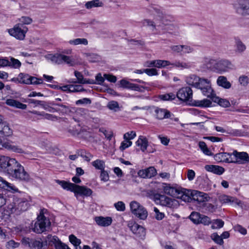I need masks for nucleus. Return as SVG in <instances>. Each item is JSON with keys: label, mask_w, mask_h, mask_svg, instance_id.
<instances>
[{"label": "nucleus", "mask_w": 249, "mask_h": 249, "mask_svg": "<svg viewBox=\"0 0 249 249\" xmlns=\"http://www.w3.org/2000/svg\"><path fill=\"white\" fill-rule=\"evenodd\" d=\"M0 169L15 179L25 181H28L30 179L23 166L14 158L0 156Z\"/></svg>", "instance_id": "nucleus-1"}, {"label": "nucleus", "mask_w": 249, "mask_h": 249, "mask_svg": "<svg viewBox=\"0 0 249 249\" xmlns=\"http://www.w3.org/2000/svg\"><path fill=\"white\" fill-rule=\"evenodd\" d=\"M12 133L13 129L10 125H0V149H6L18 153H23L24 151L19 146L14 145L11 141L3 138L11 135Z\"/></svg>", "instance_id": "nucleus-2"}, {"label": "nucleus", "mask_w": 249, "mask_h": 249, "mask_svg": "<svg viewBox=\"0 0 249 249\" xmlns=\"http://www.w3.org/2000/svg\"><path fill=\"white\" fill-rule=\"evenodd\" d=\"M56 182L64 189L73 192L76 198H78L79 196H90L93 193L91 189L85 186H80L64 180H57Z\"/></svg>", "instance_id": "nucleus-3"}, {"label": "nucleus", "mask_w": 249, "mask_h": 249, "mask_svg": "<svg viewBox=\"0 0 249 249\" xmlns=\"http://www.w3.org/2000/svg\"><path fill=\"white\" fill-rule=\"evenodd\" d=\"M51 222L44 214V210H41L37 217V221L35 223L32 230L37 233H42L47 231L50 227Z\"/></svg>", "instance_id": "nucleus-4"}, {"label": "nucleus", "mask_w": 249, "mask_h": 249, "mask_svg": "<svg viewBox=\"0 0 249 249\" xmlns=\"http://www.w3.org/2000/svg\"><path fill=\"white\" fill-rule=\"evenodd\" d=\"M30 200V198H18L14 200L12 203L8 206V209L11 213H18L22 211L26 210L29 206L28 202Z\"/></svg>", "instance_id": "nucleus-5"}, {"label": "nucleus", "mask_w": 249, "mask_h": 249, "mask_svg": "<svg viewBox=\"0 0 249 249\" xmlns=\"http://www.w3.org/2000/svg\"><path fill=\"white\" fill-rule=\"evenodd\" d=\"M131 213L141 220H145L148 216L146 209L136 201H132L129 203Z\"/></svg>", "instance_id": "nucleus-6"}, {"label": "nucleus", "mask_w": 249, "mask_h": 249, "mask_svg": "<svg viewBox=\"0 0 249 249\" xmlns=\"http://www.w3.org/2000/svg\"><path fill=\"white\" fill-rule=\"evenodd\" d=\"M154 200L158 204L173 209L176 208L178 206V203L177 200L160 194L155 195Z\"/></svg>", "instance_id": "nucleus-7"}, {"label": "nucleus", "mask_w": 249, "mask_h": 249, "mask_svg": "<svg viewBox=\"0 0 249 249\" xmlns=\"http://www.w3.org/2000/svg\"><path fill=\"white\" fill-rule=\"evenodd\" d=\"M153 109L154 111L155 116L158 119H170V120L176 123H178L179 121L178 118L167 109L160 108L157 107H153Z\"/></svg>", "instance_id": "nucleus-8"}, {"label": "nucleus", "mask_w": 249, "mask_h": 249, "mask_svg": "<svg viewBox=\"0 0 249 249\" xmlns=\"http://www.w3.org/2000/svg\"><path fill=\"white\" fill-rule=\"evenodd\" d=\"M176 95L182 102H188L190 104L193 102V90L189 87L181 88L178 91Z\"/></svg>", "instance_id": "nucleus-9"}, {"label": "nucleus", "mask_w": 249, "mask_h": 249, "mask_svg": "<svg viewBox=\"0 0 249 249\" xmlns=\"http://www.w3.org/2000/svg\"><path fill=\"white\" fill-rule=\"evenodd\" d=\"M28 30V28L23 24H17L13 28L9 29L8 32L17 39L23 40Z\"/></svg>", "instance_id": "nucleus-10"}, {"label": "nucleus", "mask_w": 249, "mask_h": 249, "mask_svg": "<svg viewBox=\"0 0 249 249\" xmlns=\"http://www.w3.org/2000/svg\"><path fill=\"white\" fill-rule=\"evenodd\" d=\"M234 7L238 14L243 17L249 16V0H239Z\"/></svg>", "instance_id": "nucleus-11"}, {"label": "nucleus", "mask_w": 249, "mask_h": 249, "mask_svg": "<svg viewBox=\"0 0 249 249\" xmlns=\"http://www.w3.org/2000/svg\"><path fill=\"white\" fill-rule=\"evenodd\" d=\"M198 85L196 88L200 89L204 96H209L211 92L213 91L210 81L207 79L201 78Z\"/></svg>", "instance_id": "nucleus-12"}, {"label": "nucleus", "mask_w": 249, "mask_h": 249, "mask_svg": "<svg viewBox=\"0 0 249 249\" xmlns=\"http://www.w3.org/2000/svg\"><path fill=\"white\" fill-rule=\"evenodd\" d=\"M128 227L131 231L138 237L142 238L145 235L144 228L134 221H129Z\"/></svg>", "instance_id": "nucleus-13"}, {"label": "nucleus", "mask_w": 249, "mask_h": 249, "mask_svg": "<svg viewBox=\"0 0 249 249\" xmlns=\"http://www.w3.org/2000/svg\"><path fill=\"white\" fill-rule=\"evenodd\" d=\"M233 67V65L229 60L222 59L217 61L215 64V71L218 72L222 73L232 69Z\"/></svg>", "instance_id": "nucleus-14"}, {"label": "nucleus", "mask_w": 249, "mask_h": 249, "mask_svg": "<svg viewBox=\"0 0 249 249\" xmlns=\"http://www.w3.org/2000/svg\"><path fill=\"white\" fill-rule=\"evenodd\" d=\"M22 243L31 249H44L43 243L39 240L30 239L29 238H23L22 239Z\"/></svg>", "instance_id": "nucleus-15"}, {"label": "nucleus", "mask_w": 249, "mask_h": 249, "mask_svg": "<svg viewBox=\"0 0 249 249\" xmlns=\"http://www.w3.org/2000/svg\"><path fill=\"white\" fill-rule=\"evenodd\" d=\"M232 153H219L214 155V160L217 162H225L231 163L233 161H237L232 157Z\"/></svg>", "instance_id": "nucleus-16"}, {"label": "nucleus", "mask_w": 249, "mask_h": 249, "mask_svg": "<svg viewBox=\"0 0 249 249\" xmlns=\"http://www.w3.org/2000/svg\"><path fill=\"white\" fill-rule=\"evenodd\" d=\"M215 130L220 133L223 134H228L234 136H241L242 133L240 131L236 129H233L230 128L227 125L223 127L221 125H216L214 126Z\"/></svg>", "instance_id": "nucleus-17"}, {"label": "nucleus", "mask_w": 249, "mask_h": 249, "mask_svg": "<svg viewBox=\"0 0 249 249\" xmlns=\"http://www.w3.org/2000/svg\"><path fill=\"white\" fill-rule=\"evenodd\" d=\"M190 195L194 200L199 203L207 201L209 198L207 194L196 190L191 191Z\"/></svg>", "instance_id": "nucleus-18"}, {"label": "nucleus", "mask_w": 249, "mask_h": 249, "mask_svg": "<svg viewBox=\"0 0 249 249\" xmlns=\"http://www.w3.org/2000/svg\"><path fill=\"white\" fill-rule=\"evenodd\" d=\"M219 200L222 204H227L233 206L237 205L242 207L241 201L233 197L223 195L219 197Z\"/></svg>", "instance_id": "nucleus-19"}, {"label": "nucleus", "mask_w": 249, "mask_h": 249, "mask_svg": "<svg viewBox=\"0 0 249 249\" xmlns=\"http://www.w3.org/2000/svg\"><path fill=\"white\" fill-rule=\"evenodd\" d=\"M0 188L12 193L18 191V189L15 186L7 182L1 177H0Z\"/></svg>", "instance_id": "nucleus-20"}, {"label": "nucleus", "mask_w": 249, "mask_h": 249, "mask_svg": "<svg viewBox=\"0 0 249 249\" xmlns=\"http://www.w3.org/2000/svg\"><path fill=\"white\" fill-rule=\"evenodd\" d=\"M74 75L77 78V81H69L68 82L70 83H79V84H95V81L93 79H85L83 74L78 71H74Z\"/></svg>", "instance_id": "nucleus-21"}, {"label": "nucleus", "mask_w": 249, "mask_h": 249, "mask_svg": "<svg viewBox=\"0 0 249 249\" xmlns=\"http://www.w3.org/2000/svg\"><path fill=\"white\" fill-rule=\"evenodd\" d=\"M94 219L96 224L101 227H107L110 225L112 222V218L109 216H96Z\"/></svg>", "instance_id": "nucleus-22"}, {"label": "nucleus", "mask_w": 249, "mask_h": 249, "mask_svg": "<svg viewBox=\"0 0 249 249\" xmlns=\"http://www.w3.org/2000/svg\"><path fill=\"white\" fill-rule=\"evenodd\" d=\"M234 159L237 161H233L234 163H241L242 160L249 161V156L246 152H238L234 151L232 153Z\"/></svg>", "instance_id": "nucleus-23"}, {"label": "nucleus", "mask_w": 249, "mask_h": 249, "mask_svg": "<svg viewBox=\"0 0 249 249\" xmlns=\"http://www.w3.org/2000/svg\"><path fill=\"white\" fill-rule=\"evenodd\" d=\"M204 168L208 172H212L218 175H222L225 171L223 167L218 165H206Z\"/></svg>", "instance_id": "nucleus-24"}, {"label": "nucleus", "mask_w": 249, "mask_h": 249, "mask_svg": "<svg viewBox=\"0 0 249 249\" xmlns=\"http://www.w3.org/2000/svg\"><path fill=\"white\" fill-rule=\"evenodd\" d=\"M147 11L149 12H152L153 11L155 12L158 16L160 18L161 21L164 23L165 18H166V16L165 14L162 12L160 7L152 5L149 6L148 9H147Z\"/></svg>", "instance_id": "nucleus-25"}, {"label": "nucleus", "mask_w": 249, "mask_h": 249, "mask_svg": "<svg viewBox=\"0 0 249 249\" xmlns=\"http://www.w3.org/2000/svg\"><path fill=\"white\" fill-rule=\"evenodd\" d=\"M136 144L137 146L140 147L142 151L144 152L147 149L148 142L146 137L140 136L136 141Z\"/></svg>", "instance_id": "nucleus-26"}, {"label": "nucleus", "mask_w": 249, "mask_h": 249, "mask_svg": "<svg viewBox=\"0 0 249 249\" xmlns=\"http://www.w3.org/2000/svg\"><path fill=\"white\" fill-rule=\"evenodd\" d=\"M200 78L195 74H191L186 77L185 81L188 85L195 88H197Z\"/></svg>", "instance_id": "nucleus-27"}, {"label": "nucleus", "mask_w": 249, "mask_h": 249, "mask_svg": "<svg viewBox=\"0 0 249 249\" xmlns=\"http://www.w3.org/2000/svg\"><path fill=\"white\" fill-rule=\"evenodd\" d=\"M49 104L52 106L57 107H58V109H56L57 111L62 114H67L71 112L70 107L68 106L60 103H55L54 101L51 102Z\"/></svg>", "instance_id": "nucleus-28"}, {"label": "nucleus", "mask_w": 249, "mask_h": 249, "mask_svg": "<svg viewBox=\"0 0 249 249\" xmlns=\"http://www.w3.org/2000/svg\"><path fill=\"white\" fill-rule=\"evenodd\" d=\"M5 103L7 105L21 109H25L27 105L20 103L13 99H8L6 100Z\"/></svg>", "instance_id": "nucleus-29"}, {"label": "nucleus", "mask_w": 249, "mask_h": 249, "mask_svg": "<svg viewBox=\"0 0 249 249\" xmlns=\"http://www.w3.org/2000/svg\"><path fill=\"white\" fill-rule=\"evenodd\" d=\"M217 84L224 89H229L231 88V83L228 81L226 77L219 76L216 81Z\"/></svg>", "instance_id": "nucleus-30"}, {"label": "nucleus", "mask_w": 249, "mask_h": 249, "mask_svg": "<svg viewBox=\"0 0 249 249\" xmlns=\"http://www.w3.org/2000/svg\"><path fill=\"white\" fill-rule=\"evenodd\" d=\"M192 103L193 106L201 107H211L212 104L211 101L207 99H205L202 100L194 101Z\"/></svg>", "instance_id": "nucleus-31"}, {"label": "nucleus", "mask_w": 249, "mask_h": 249, "mask_svg": "<svg viewBox=\"0 0 249 249\" xmlns=\"http://www.w3.org/2000/svg\"><path fill=\"white\" fill-rule=\"evenodd\" d=\"M28 103L30 104H34L36 106H40L44 109H47L48 108V105L47 103L44 101L36 100L34 99H29L27 101Z\"/></svg>", "instance_id": "nucleus-32"}, {"label": "nucleus", "mask_w": 249, "mask_h": 249, "mask_svg": "<svg viewBox=\"0 0 249 249\" xmlns=\"http://www.w3.org/2000/svg\"><path fill=\"white\" fill-rule=\"evenodd\" d=\"M19 78L20 79L19 83L29 85L31 82H30V77L28 74L20 73L18 74Z\"/></svg>", "instance_id": "nucleus-33"}, {"label": "nucleus", "mask_w": 249, "mask_h": 249, "mask_svg": "<svg viewBox=\"0 0 249 249\" xmlns=\"http://www.w3.org/2000/svg\"><path fill=\"white\" fill-rule=\"evenodd\" d=\"M103 4L102 2L100 1V0H93L87 2L85 6L87 9H91L93 7L102 6Z\"/></svg>", "instance_id": "nucleus-34"}, {"label": "nucleus", "mask_w": 249, "mask_h": 249, "mask_svg": "<svg viewBox=\"0 0 249 249\" xmlns=\"http://www.w3.org/2000/svg\"><path fill=\"white\" fill-rule=\"evenodd\" d=\"M91 164L96 169L100 170L101 171L105 169V162L102 160L97 159L92 161Z\"/></svg>", "instance_id": "nucleus-35"}, {"label": "nucleus", "mask_w": 249, "mask_h": 249, "mask_svg": "<svg viewBox=\"0 0 249 249\" xmlns=\"http://www.w3.org/2000/svg\"><path fill=\"white\" fill-rule=\"evenodd\" d=\"M235 39L236 52L240 53L244 52L246 49L245 45L241 41L240 39L235 38Z\"/></svg>", "instance_id": "nucleus-36"}, {"label": "nucleus", "mask_w": 249, "mask_h": 249, "mask_svg": "<svg viewBox=\"0 0 249 249\" xmlns=\"http://www.w3.org/2000/svg\"><path fill=\"white\" fill-rule=\"evenodd\" d=\"M202 215L197 212H192L189 217L190 220L195 224H200V220Z\"/></svg>", "instance_id": "nucleus-37"}, {"label": "nucleus", "mask_w": 249, "mask_h": 249, "mask_svg": "<svg viewBox=\"0 0 249 249\" xmlns=\"http://www.w3.org/2000/svg\"><path fill=\"white\" fill-rule=\"evenodd\" d=\"M199 148L202 152L207 156L212 155V153L211 150L208 148L206 143L204 142H200L198 143Z\"/></svg>", "instance_id": "nucleus-38"}, {"label": "nucleus", "mask_w": 249, "mask_h": 249, "mask_svg": "<svg viewBox=\"0 0 249 249\" xmlns=\"http://www.w3.org/2000/svg\"><path fill=\"white\" fill-rule=\"evenodd\" d=\"M211 222V228L213 229H218L221 228L223 227L224 224V221L219 219L213 220Z\"/></svg>", "instance_id": "nucleus-39"}, {"label": "nucleus", "mask_w": 249, "mask_h": 249, "mask_svg": "<svg viewBox=\"0 0 249 249\" xmlns=\"http://www.w3.org/2000/svg\"><path fill=\"white\" fill-rule=\"evenodd\" d=\"M81 125H70L69 132L72 135H78L81 132Z\"/></svg>", "instance_id": "nucleus-40"}, {"label": "nucleus", "mask_w": 249, "mask_h": 249, "mask_svg": "<svg viewBox=\"0 0 249 249\" xmlns=\"http://www.w3.org/2000/svg\"><path fill=\"white\" fill-rule=\"evenodd\" d=\"M176 98V94L172 92L159 95V98L163 101H172L175 99Z\"/></svg>", "instance_id": "nucleus-41"}, {"label": "nucleus", "mask_w": 249, "mask_h": 249, "mask_svg": "<svg viewBox=\"0 0 249 249\" xmlns=\"http://www.w3.org/2000/svg\"><path fill=\"white\" fill-rule=\"evenodd\" d=\"M69 43L71 45H79L83 44L87 45L88 44V41L86 38H76L73 40H71L69 41Z\"/></svg>", "instance_id": "nucleus-42"}, {"label": "nucleus", "mask_w": 249, "mask_h": 249, "mask_svg": "<svg viewBox=\"0 0 249 249\" xmlns=\"http://www.w3.org/2000/svg\"><path fill=\"white\" fill-rule=\"evenodd\" d=\"M163 190L165 193L171 196H175L178 193L176 189L169 185L165 186Z\"/></svg>", "instance_id": "nucleus-43"}, {"label": "nucleus", "mask_w": 249, "mask_h": 249, "mask_svg": "<svg viewBox=\"0 0 249 249\" xmlns=\"http://www.w3.org/2000/svg\"><path fill=\"white\" fill-rule=\"evenodd\" d=\"M216 61L213 59H206L205 61V64L206 67L211 70L215 71V64Z\"/></svg>", "instance_id": "nucleus-44"}, {"label": "nucleus", "mask_w": 249, "mask_h": 249, "mask_svg": "<svg viewBox=\"0 0 249 249\" xmlns=\"http://www.w3.org/2000/svg\"><path fill=\"white\" fill-rule=\"evenodd\" d=\"M107 107L110 110H112L115 112L120 110L119 103L117 101H112L109 102Z\"/></svg>", "instance_id": "nucleus-45"}, {"label": "nucleus", "mask_w": 249, "mask_h": 249, "mask_svg": "<svg viewBox=\"0 0 249 249\" xmlns=\"http://www.w3.org/2000/svg\"><path fill=\"white\" fill-rule=\"evenodd\" d=\"M61 60L62 63L65 62L70 66H73L75 64L74 59L69 56L61 54Z\"/></svg>", "instance_id": "nucleus-46"}, {"label": "nucleus", "mask_w": 249, "mask_h": 249, "mask_svg": "<svg viewBox=\"0 0 249 249\" xmlns=\"http://www.w3.org/2000/svg\"><path fill=\"white\" fill-rule=\"evenodd\" d=\"M46 241L49 243L54 244L55 246L56 249H57V246L59 243H61L58 238L56 236H52V235H48L47 236Z\"/></svg>", "instance_id": "nucleus-47"}, {"label": "nucleus", "mask_w": 249, "mask_h": 249, "mask_svg": "<svg viewBox=\"0 0 249 249\" xmlns=\"http://www.w3.org/2000/svg\"><path fill=\"white\" fill-rule=\"evenodd\" d=\"M171 65L175 66L177 67L181 68L182 69H188L190 68L191 66V64L190 63L180 62L179 61H176L175 63L172 64Z\"/></svg>", "instance_id": "nucleus-48"}, {"label": "nucleus", "mask_w": 249, "mask_h": 249, "mask_svg": "<svg viewBox=\"0 0 249 249\" xmlns=\"http://www.w3.org/2000/svg\"><path fill=\"white\" fill-rule=\"evenodd\" d=\"M50 59L53 62H54L55 64H62L61 53H55L54 55H51Z\"/></svg>", "instance_id": "nucleus-49"}, {"label": "nucleus", "mask_w": 249, "mask_h": 249, "mask_svg": "<svg viewBox=\"0 0 249 249\" xmlns=\"http://www.w3.org/2000/svg\"><path fill=\"white\" fill-rule=\"evenodd\" d=\"M69 241L74 246L75 245H80L81 241L80 239L77 238L74 234H70L69 236Z\"/></svg>", "instance_id": "nucleus-50"}, {"label": "nucleus", "mask_w": 249, "mask_h": 249, "mask_svg": "<svg viewBox=\"0 0 249 249\" xmlns=\"http://www.w3.org/2000/svg\"><path fill=\"white\" fill-rule=\"evenodd\" d=\"M132 144V142L130 141L124 140L121 143V145L119 147V149L121 151H123L125 149L130 147Z\"/></svg>", "instance_id": "nucleus-51"}, {"label": "nucleus", "mask_w": 249, "mask_h": 249, "mask_svg": "<svg viewBox=\"0 0 249 249\" xmlns=\"http://www.w3.org/2000/svg\"><path fill=\"white\" fill-rule=\"evenodd\" d=\"M114 206L118 211L124 212L125 210V205L122 201H118L114 204Z\"/></svg>", "instance_id": "nucleus-52"}, {"label": "nucleus", "mask_w": 249, "mask_h": 249, "mask_svg": "<svg viewBox=\"0 0 249 249\" xmlns=\"http://www.w3.org/2000/svg\"><path fill=\"white\" fill-rule=\"evenodd\" d=\"M238 81L241 85L246 87L249 83V78L246 75H241L239 77Z\"/></svg>", "instance_id": "nucleus-53"}, {"label": "nucleus", "mask_w": 249, "mask_h": 249, "mask_svg": "<svg viewBox=\"0 0 249 249\" xmlns=\"http://www.w3.org/2000/svg\"><path fill=\"white\" fill-rule=\"evenodd\" d=\"M154 212H155V217L157 220H161L165 217V214L163 213L160 212L159 210L156 208H154Z\"/></svg>", "instance_id": "nucleus-54"}, {"label": "nucleus", "mask_w": 249, "mask_h": 249, "mask_svg": "<svg viewBox=\"0 0 249 249\" xmlns=\"http://www.w3.org/2000/svg\"><path fill=\"white\" fill-rule=\"evenodd\" d=\"M211 237L212 239L217 244L222 245L223 244V240L221 236L219 235L217 233H213L212 234Z\"/></svg>", "instance_id": "nucleus-55"}, {"label": "nucleus", "mask_w": 249, "mask_h": 249, "mask_svg": "<svg viewBox=\"0 0 249 249\" xmlns=\"http://www.w3.org/2000/svg\"><path fill=\"white\" fill-rule=\"evenodd\" d=\"M136 136V134L135 131H131L130 132H128L125 133L124 135V140H126L128 141H130L131 140L133 139Z\"/></svg>", "instance_id": "nucleus-56"}, {"label": "nucleus", "mask_w": 249, "mask_h": 249, "mask_svg": "<svg viewBox=\"0 0 249 249\" xmlns=\"http://www.w3.org/2000/svg\"><path fill=\"white\" fill-rule=\"evenodd\" d=\"M212 221L211 219L207 216L202 215L200 220V224H202L205 226H208L211 224Z\"/></svg>", "instance_id": "nucleus-57"}, {"label": "nucleus", "mask_w": 249, "mask_h": 249, "mask_svg": "<svg viewBox=\"0 0 249 249\" xmlns=\"http://www.w3.org/2000/svg\"><path fill=\"white\" fill-rule=\"evenodd\" d=\"M142 23L143 26H151L153 27V29H156L155 23L152 20L149 19H145L142 21Z\"/></svg>", "instance_id": "nucleus-58"}, {"label": "nucleus", "mask_w": 249, "mask_h": 249, "mask_svg": "<svg viewBox=\"0 0 249 249\" xmlns=\"http://www.w3.org/2000/svg\"><path fill=\"white\" fill-rule=\"evenodd\" d=\"M19 244L15 242L14 240H10L7 242L6 247L8 249H13L17 248L19 246Z\"/></svg>", "instance_id": "nucleus-59"}, {"label": "nucleus", "mask_w": 249, "mask_h": 249, "mask_svg": "<svg viewBox=\"0 0 249 249\" xmlns=\"http://www.w3.org/2000/svg\"><path fill=\"white\" fill-rule=\"evenodd\" d=\"M21 66L20 62L16 59L11 58L10 61V66H12L14 68H18Z\"/></svg>", "instance_id": "nucleus-60"}, {"label": "nucleus", "mask_w": 249, "mask_h": 249, "mask_svg": "<svg viewBox=\"0 0 249 249\" xmlns=\"http://www.w3.org/2000/svg\"><path fill=\"white\" fill-rule=\"evenodd\" d=\"M147 174L148 178H151L155 176L157 174V171L156 169L153 167H150L146 168Z\"/></svg>", "instance_id": "nucleus-61"}, {"label": "nucleus", "mask_w": 249, "mask_h": 249, "mask_svg": "<svg viewBox=\"0 0 249 249\" xmlns=\"http://www.w3.org/2000/svg\"><path fill=\"white\" fill-rule=\"evenodd\" d=\"M120 84L121 87L124 89H129V87H131L132 84L131 83H130L129 81L126 80L124 79H123L120 81Z\"/></svg>", "instance_id": "nucleus-62"}, {"label": "nucleus", "mask_w": 249, "mask_h": 249, "mask_svg": "<svg viewBox=\"0 0 249 249\" xmlns=\"http://www.w3.org/2000/svg\"><path fill=\"white\" fill-rule=\"evenodd\" d=\"M20 21L21 22L20 24H23L24 25L31 24L33 22V19L29 17L23 16L20 18Z\"/></svg>", "instance_id": "nucleus-63"}, {"label": "nucleus", "mask_w": 249, "mask_h": 249, "mask_svg": "<svg viewBox=\"0 0 249 249\" xmlns=\"http://www.w3.org/2000/svg\"><path fill=\"white\" fill-rule=\"evenodd\" d=\"M81 156L85 160L87 161H89L93 158V156L91 154L86 152H82L81 153Z\"/></svg>", "instance_id": "nucleus-64"}]
</instances>
